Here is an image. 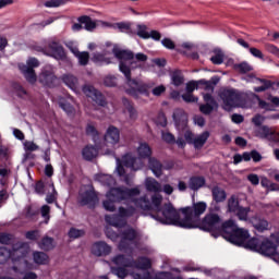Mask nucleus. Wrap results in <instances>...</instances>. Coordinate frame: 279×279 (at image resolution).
Here are the masks:
<instances>
[{"mask_svg": "<svg viewBox=\"0 0 279 279\" xmlns=\"http://www.w3.org/2000/svg\"><path fill=\"white\" fill-rule=\"evenodd\" d=\"M228 221L223 222L219 214L209 211L203 218L199 228L201 230H205V232H222L223 239L228 241V236L233 233V231L226 228Z\"/></svg>", "mask_w": 279, "mask_h": 279, "instance_id": "7", "label": "nucleus"}, {"mask_svg": "<svg viewBox=\"0 0 279 279\" xmlns=\"http://www.w3.org/2000/svg\"><path fill=\"white\" fill-rule=\"evenodd\" d=\"M206 184V180L202 177H193L190 179L189 186L192 189V191H198V189H202Z\"/></svg>", "mask_w": 279, "mask_h": 279, "instance_id": "36", "label": "nucleus"}, {"mask_svg": "<svg viewBox=\"0 0 279 279\" xmlns=\"http://www.w3.org/2000/svg\"><path fill=\"white\" fill-rule=\"evenodd\" d=\"M68 234L70 239H80V236H84L85 232L84 230L71 228Z\"/></svg>", "mask_w": 279, "mask_h": 279, "instance_id": "53", "label": "nucleus"}, {"mask_svg": "<svg viewBox=\"0 0 279 279\" xmlns=\"http://www.w3.org/2000/svg\"><path fill=\"white\" fill-rule=\"evenodd\" d=\"M255 136L262 141H268V143H274L275 145L279 144L278 131L276 128L262 125L257 126L255 130Z\"/></svg>", "mask_w": 279, "mask_h": 279, "instance_id": "16", "label": "nucleus"}, {"mask_svg": "<svg viewBox=\"0 0 279 279\" xmlns=\"http://www.w3.org/2000/svg\"><path fill=\"white\" fill-rule=\"evenodd\" d=\"M104 84H105V86L114 87V86H117V77H114L112 75H108L105 77Z\"/></svg>", "mask_w": 279, "mask_h": 279, "instance_id": "57", "label": "nucleus"}, {"mask_svg": "<svg viewBox=\"0 0 279 279\" xmlns=\"http://www.w3.org/2000/svg\"><path fill=\"white\" fill-rule=\"evenodd\" d=\"M195 47V45H193L190 41H184L183 44H181L178 48V51H181L184 53V51H193V48Z\"/></svg>", "mask_w": 279, "mask_h": 279, "instance_id": "56", "label": "nucleus"}, {"mask_svg": "<svg viewBox=\"0 0 279 279\" xmlns=\"http://www.w3.org/2000/svg\"><path fill=\"white\" fill-rule=\"evenodd\" d=\"M116 267H111V272L118 278H125L128 276V267H135L142 272L133 274L134 279H151V272L147 271L151 267V262L146 257H141L138 263L128 258L123 255H118L112 259Z\"/></svg>", "mask_w": 279, "mask_h": 279, "instance_id": "2", "label": "nucleus"}, {"mask_svg": "<svg viewBox=\"0 0 279 279\" xmlns=\"http://www.w3.org/2000/svg\"><path fill=\"white\" fill-rule=\"evenodd\" d=\"M122 104L124 107V112H128V114H129V119L131 121H136V119H138V111L134 108L132 102H130V100H128V98H123Z\"/></svg>", "mask_w": 279, "mask_h": 279, "instance_id": "29", "label": "nucleus"}, {"mask_svg": "<svg viewBox=\"0 0 279 279\" xmlns=\"http://www.w3.org/2000/svg\"><path fill=\"white\" fill-rule=\"evenodd\" d=\"M49 189H51V193L47 194L46 202L47 204H53L56 199H58V192L56 191V186L53 183H48Z\"/></svg>", "mask_w": 279, "mask_h": 279, "instance_id": "44", "label": "nucleus"}, {"mask_svg": "<svg viewBox=\"0 0 279 279\" xmlns=\"http://www.w3.org/2000/svg\"><path fill=\"white\" fill-rule=\"evenodd\" d=\"M78 202L81 206H94L99 202L97 193L93 185H83L78 194Z\"/></svg>", "mask_w": 279, "mask_h": 279, "instance_id": "14", "label": "nucleus"}, {"mask_svg": "<svg viewBox=\"0 0 279 279\" xmlns=\"http://www.w3.org/2000/svg\"><path fill=\"white\" fill-rule=\"evenodd\" d=\"M48 48L50 49V54L56 60H64L66 58V53L64 52V48L57 41H50L48 44Z\"/></svg>", "mask_w": 279, "mask_h": 279, "instance_id": "23", "label": "nucleus"}, {"mask_svg": "<svg viewBox=\"0 0 279 279\" xmlns=\"http://www.w3.org/2000/svg\"><path fill=\"white\" fill-rule=\"evenodd\" d=\"M41 217L45 219V223H49V219H51V216L49 214L51 213V207L49 205H44L40 209Z\"/></svg>", "mask_w": 279, "mask_h": 279, "instance_id": "51", "label": "nucleus"}, {"mask_svg": "<svg viewBox=\"0 0 279 279\" xmlns=\"http://www.w3.org/2000/svg\"><path fill=\"white\" fill-rule=\"evenodd\" d=\"M161 137L166 143H175V137L169 132H162Z\"/></svg>", "mask_w": 279, "mask_h": 279, "instance_id": "60", "label": "nucleus"}, {"mask_svg": "<svg viewBox=\"0 0 279 279\" xmlns=\"http://www.w3.org/2000/svg\"><path fill=\"white\" fill-rule=\"evenodd\" d=\"M225 228L233 232L227 236L228 241L233 243V245H240L246 247V250L260 252L264 256H276L279 247V233L271 234L270 239H266L260 243V240L256 238L250 239V232L243 228H239L234 220H229L225 223Z\"/></svg>", "mask_w": 279, "mask_h": 279, "instance_id": "1", "label": "nucleus"}, {"mask_svg": "<svg viewBox=\"0 0 279 279\" xmlns=\"http://www.w3.org/2000/svg\"><path fill=\"white\" fill-rule=\"evenodd\" d=\"M38 82L44 86H56L58 76H56V69L53 65H46L41 69V72L38 75Z\"/></svg>", "mask_w": 279, "mask_h": 279, "instance_id": "18", "label": "nucleus"}, {"mask_svg": "<svg viewBox=\"0 0 279 279\" xmlns=\"http://www.w3.org/2000/svg\"><path fill=\"white\" fill-rule=\"evenodd\" d=\"M70 50L75 56V58H77L81 66H86V64H88V60L90 59V54H88V52H80V50L75 47H70Z\"/></svg>", "mask_w": 279, "mask_h": 279, "instance_id": "32", "label": "nucleus"}, {"mask_svg": "<svg viewBox=\"0 0 279 279\" xmlns=\"http://www.w3.org/2000/svg\"><path fill=\"white\" fill-rule=\"evenodd\" d=\"M199 86V81L198 82H195V81H192V82H189L186 84V87H185V90L186 93H193V90H195V88L197 90H199L197 87Z\"/></svg>", "mask_w": 279, "mask_h": 279, "instance_id": "59", "label": "nucleus"}, {"mask_svg": "<svg viewBox=\"0 0 279 279\" xmlns=\"http://www.w3.org/2000/svg\"><path fill=\"white\" fill-rule=\"evenodd\" d=\"M97 154V148L94 146H86L82 151V156L85 160H93V158H96Z\"/></svg>", "mask_w": 279, "mask_h": 279, "instance_id": "39", "label": "nucleus"}, {"mask_svg": "<svg viewBox=\"0 0 279 279\" xmlns=\"http://www.w3.org/2000/svg\"><path fill=\"white\" fill-rule=\"evenodd\" d=\"M73 97L69 96L66 98V100L61 99L59 100V106L60 108H62V110H64V112H66V114H73V112H75V108H73Z\"/></svg>", "mask_w": 279, "mask_h": 279, "instance_id": "34", "label": "nucleus"}, {"mask_svg": "<svg viewBox=\"0 0 279 279\" xmlns=\"http://www.w3.org/2000/svg\"><path fill=\"white\" fill-rule=\"evenodd\" d=\"M148 167L156 178L162 175V163L156 157L148 158Z\"/></svg>", "mask_w": 279, "mask_h": 279, "instance_id": "28", "label": "nucleus"}, {"mask_svg": "<svg viewBox=\"0 0 279 279\" xmlns=\"http://www.w3.org/2000/svg\"><path fill=\"white\" fill-rule=\"evenodd\" d=\"M34 263L36 265H48L49 264V256L43 252H35L33 254Z\"/></svg>", "mask_w": 279, "mask_h": 279, "instance_id": "38", "label": "nucleus"}, {"mask_svg": "<svg viewBox=\"0 0 279 279\" xmlns=\"http://www.w3.org/2000/svg\"><path fill=\"white\" fill-rule=\"evenodd\" d=\"M198 90H205L206 95H213L215 93V87L213 85V82H208L206 80L198 81Z\"/></svg>", "mask_w": 279, "mask_h": 279, "instance_id": "37", "label": "nucleus"}, {"mask_svg": "<svg viewBox=\"0 0 279 279\" xmlns=\"http://www.w3.org/2000/svg\"><path fill=\"white\" fill-rule=\"evenodd\" d=\"M144 186L148 193H161L162 185L154 178H146L144 181Z\"/></svg>", "mask_w": 279, "mask_h": 279, "instance_id": "27", "label": "nucleus"}, {"mask_svg": "<svg viewBox=\"0 0 279 279\" xmlns=\"http://www.w3.org/2000/svg\"><path fill=\"white\" fill-rule=\"evenodd\" d=\"M137 151V158L134 157L132 154H126L122 157V161L119 158H116L117 167H116V172L120 178H124V182L126 184H130V179L125 177V168L128 167L132 171H140L143 167H145V162L143 159L145 158H151V147L149 144L143 142L140 143V145L136 148Z\"/></svg>", "mask_w": 279, "mask_h": 279, "instance_id": "3", "label": "nucleus"}, {"mask_svg": "<svg viewBox=\"0 0 279 279\" xmlns=\"http://www.w3.org/2000/svg\"><path fill=\"white\" fill-rule=\"evenodd\" d=\"M220 98L223 101L225 110H232V108H239L241 105V96L236 94L234 89H225L220 93Z\"/></svg>", "mask_w": 279, "mask_h": 279, "instance_id": "15", "label": "nucleus"}, {"mask_svg": "<svg viewBox=\"0 0 279 279\" xmlns=\"http://www.w3.org/2000/svg\"><path fill=\"white\" fill-rule=\"evenodd\" d=\"M27 254H29V245L23 242H16L13 244L12 250L8 247H0V265L8 263V259L11 258L14 263V271L23 272V269H32V265L27 263Z\"/></svg>", "mask_w": 279, "mask_h": 279, "instance_id": "4", "label": "nucleus"}, {"mask_svg": "<svg viewBox=\"0 0 279 279\" xmlns=\"http://www.w3.org/2000/svg\"><path fill=\"white\" fill-rule=\"evenodd\" d=\"M213 64H223V51L215 49L214 54L210 57Z\"/></svg>", "mask_w": 279, "mask_h": 279, "instance_id": "43", "label": "nucleus"}, {"mask_svg": "<svg viewBox=\"0 0 279 279\" xmlns=\"http://www.w3.org/2000/svg\"><path fill=\"white\" fill-rule=\"evenodd\" d=\"M265 49L268 53H272L276 58H279V48L274 44H265Z\"/></svg>", "mask_w": 279, "mask_h": 279, "instance_id": "54", "label": "nucleus"}, {"mask_svg": "<svg viewBox=\"0 0 279 279\" xmlns=\"http://www.w3.org/2000/svg\"><path fill=\"white\" fill-rule=\"evenodd\" d=\"M116 27L120 31V32H130V23H125V22H120L116 24Z\"/></svg>", "mask_w": 279, "mask_h": 279, "instance_id": "64", "label": "nucleus"}, {"mask_svg": "<svg viewBox=\"0 0 279 279\" xmlns=\"http://www.w3.org/2000/svg\"><path fill=\"white\" fill-rule=\"evenodd\" d=\"M69 0H48L45 2L46 8H60L64 5Z\"/></svg>", "mask_w": 279, "mask_h": 279, "instance_id": "49", "label": "nucleus"}, {"mask_svg": "<svg viewBox=\"0 0 279 279\" xmlns=\"http://www.w3.org/2000/svg\"><path fill=\"white\" fill-rule=\"evenodd\" d=\"M92 60L95 64H110V58H107L106 54L99 52L94 53Z\"/></svg>", "mask_w": 279, "mask_h": 279, "instance_id": "42", "label": "nucleus"}, {"mask_svg": "<svg viewBox=\"0 0 279 279\" xmlns=\"http://www.w3.org/2000/svg\"><path fill=\"white\" fill-rule=\"evenodd\" d=\"M83 93L86 95V97H89V99H93L97 106H106V100L104 99V95L99 93V90L95 89V87L90 85H85L83 87Z\"/></svg>", "mask_w": 279, "mask_h": 279, "instance_id": "20", "label": "nucleus"}, {"mask_svg": "<svg viewBox=\"0 0 279 279\" xmlns=\"http://www.w3.org/2000/svg\"><path fill=\"white\" fill-rule=\"evenodd\" d=\"M137 36H140V38H144V39L149 38V32H147L146 25H137Z\"/></svg>", "mask_w": 279, "mask_h": 279, "instance_id": "52", "label": "nucleus"}, {"mask_svg": "<svg viewBox=\"0 0 279 279\" xmlns=\"http://www.w3.org/2000/svg\"><path fill=\"white\" fill-rule=\"evenodd\" d=\"M39 247H40V250H45L46 252L49 251V250H53L56 247V243L53 242V238L45 236L39 242Z\"/></svg>", "mask_w": 279, "mask_h": 279, "instance_id": "40", "label": "nucleus"}, {"mask_svg": "<svg viewBox=\"0 0 279 279\" xmlns=\"http://www.w3.org/2000/svg\"><path fill=\"white\" fill-rule=\"evenodd\" d=\"M120 244L119 250L123 252V250H128V247H132V245H136V241H138V232L136 230L129 228L122 234H120Z\"/></svg>", "mask_w": 279, "mask_h": 279, "instance_id": "19", "label": "nucleus"}, {"mask_svg": "<svg viewBox=\"0 0 279 279\" xmlns=\"http://www.w3.org/2000/svg\"><path fill=\"white\" fill-rule=\"evenodd\" d=\"M250 223L254 227L255 230H258V232H265V230H268L269 222L267 220L262 219L257 216L250 218Z\"/></svg>", "mask_w": 279, "mask_h": 279, "instance_id": "30", "label": "nucleus"}, {"mask_svg": "<svg viewBox=\"0 0 279 279\" xmlns=\"http://www.w3.org/2000/svg\"><path fill=\"white\" fill-rule=\"evenodd\" d=\"M245 81L251 82L252 84H256V87H254L255 93H265V90L271 88V82L258 78L253 74L246 76Z\"/></svg>", "mask_w": 279, "mask_h": 279, "instance_id": "21", "label": "nucleus"}, {"mask_svg": "<svg viewBox=\"0 0 279 279\" xmlns=\"http://www.w3.org/2000/svg\"><path fill=\"white\" fill-rule=\"evenodd\" d=\"M110 252H112V248L106 242H96L92 246V254L95 256H108Z\"/></svg>", "mask_w": 279, "mask_h": 279, "instance_id": "25", "label": "nucleus"}, {"mask_svg": "<svg viewBox=\"0 0 279 279\" xmlns=\"http://www.w3.org/2000/svg\"><path fill=\"white\" fill-rule=\"evenodd\" d=\"M78 23H81L87 32H93L97 24L89 16H81L78 17Z\"/></svg>", "mask_w": 279, "mask_h": 279, "instance_id": "35", "label": "nucleus"}, {"mask_svg": "<svg viewBox=\"0 0 279 279\" xmlns=\"http://www.w3.org/2000/svg\"><path fill=\"white\" fill-rule=\"evenodd\" d=\"M234 69L240 73H250L254 68H252V65L247 62H242L240 64H235Z\"/></svg>", "mask_w": 279, "mask_h": 279, "instance_id": "47", "label": "nucleus"}, {"mask_svg": "<svg viewBox=\"0 0 279 279\" xmlns=\"http://www.w3.org/2000/svg\"><path fill=\"white\" fill-rule=\"evenodd\" d=\"M250 53L254 57V58H258L259 60H263L265 58V56L263 54V51H260L257 48H250Z\"/></svg>", "mask_w": 279, "mask_h": 279, "instance_id": "62", "label": "nucleus"}, {"mask_svg": "<svg viewBox=\"0 0 279 279\" xmlns=\"http://www.w3.org/2000/svg\"><path fill=\"white\" fill-rule=\"evenodd\" d=\"M211 195L216 204H221V202H226V197H227L226 191L219 186H215L211 189Z\"/></svg>", "mask_w": 279, "mask_h": 279, "instance_id": "33", "label": "nucleus"}, {"mask_svg": "<svg viewBox=\"0 0 279 279\" xmlns=\"http://www.w3.org/2000/svg\"><path fill=\"white\" fill-rule=\"evenodd\" d=\"M183 136L185 138V143H189V145H194L195 149H202V147L206 145V141L210 138V132L205 131L195 136L191 131H185Z\"/></svg>", "mask_w": 279, "mask_h": 279, "instance_id": "17", "label": "nucleus"}, {"mask_svg": "<svg viewBox=\"0 0 279 279\" xmlns=\"http://www.w3.org/2000/svg\"><path fill=\"white\" fill-rule=\"evenodd\" d=\"M120 72L126 78V84L124 85L125 93L138 99L140 95H145V97H149V85L143 84L136 80H132V74H130V69L125 63L121 62L119 65Z\"/></svg>", "mask_w": 279, "mask_h": 279, "instance_id": "8", "label": "nucleus"}, {"mask_svg": "<svg viewBox=\"0 0 279 279\" xmlns=\"http://www.w3.org/2000/svg\"><path fill=\"white\" fill-rule=\"evenodd\" d=\"M39 238L40 232L38 230L26 232V239H28L29 241H36Z\"/></svg>", "mask_w": 279, "mask_h": 279, "instance_id": "61", "label": "nucleus"}, {"mask_svg": "<svg viewBox=\"0 0 279 279\" xmlns=\"http://www.w3.org/2000/svg\"><path fill=\"white\" fill-rule=\"evenodd\" d=\"M23 145L25 151H38V149H40V147L32 141H26L23 143Z\"/></svg>", "mask_w": 279, "mask_h": 279, "instance_id": "50", "label": "nucleus"}, {"mask_svg": "<svg viewBox=\"0 0 279 279\" xmlns=\"http://www.w3.org/2000/svg\"><path fill=\"white\" fill-rule=\"evenodd\" d=\"M121 140V133L116 126H109L105 134V141L109 145H118L119 141Z\"/></svg>", "mask_w": 279, "mask_h": 279, "instance_id": "24", "label": "nucleus"}, {"mask_svg": "<svg viewBox=\"0 0 279 279\" xmlns=\"http://www.w3.org/2000/svg\"><path fill=\"white\" fill-rule=\"evenodd\" d=\"M86 134L88 136H92L93 138H95L96 136H99V133L97 132V129L95 128V124H93V123L87 124Z\"/></svg>", "mask_w": 279, "mask_h": 279, "instance_id": "55", "label": "nucleus"}, {"mask_svg": "<svg viewBox=\"0 0 279 279\" xmlns=\"http://www.w3.org/2000/svg\"><path fill=\"white\" fill-rule=\"evenodd\" d=\"M203 99L205 101V105L199 106V111L203 114H210L215 108H219V105L217 104V100L213 97L210 94H203Z\"/></svg>", "mask_w": 279, "mask_h": 279, "instance_id": "22", "label": "nucleus"}, {"mask_svg": "<svg viewBox=\"0 0 279 279\" xmlns=\"http://www.w3.org/2000/svg\"><path fill=\"white\" fill-rule=\"evenodd\" d=\"M150 217L165 226H178L179 228H184V216L183 218H180V213L178 209L173 208L171 203L163 205L156 215H150Z\"/></svg>", "mask_w": 279, "mask_h": 279, "instance_id": "6", "label": "nucleus"}, {"mask_svg": "<svg viewBox=\"0 0 279 279\" xmlns=\"http://www.w3.org/2000/svg\"><path fill=\"white\" fill-rule=\"evenodd\" d=\"M38 66H40V61H38V59L34 57L28 58L26 60V64H19L21 73L24 75L25 80L28 81L29 84H36L38 76L36 75V71H34V69H38Z\"/></svg>", "mask_w": 279, "mask_h": 279, "instance_id": "12", "label": "nucleus"}, {"mask_svg": "<svg viewBox=\"0 0 279 279\" xmlns=\"http://www.w3.org/2000/svg\"><path fill=\"white\" fill-rule=\"evenodd\" d=\"M112 53L118 58V60H120V64L123 62V64L130 69V72L132 69H136L138 66L134 60L137 62H147V54L143 52H138L134 56V52L131 50H123L119 47H113Z\"/></svg>", "mask_w": 279, "mask_h": 279, "instance_id": "10", "label": "nucleus"}, {"mask_svg": "<svg viewBox=\"0 0 279 279\" xmlns=\"http://www.w3.org/2000/svg\"><path fill=\"white\" fill-rule=\"evenodd\" d=\"M133 203L135 204L136 208H141V210H160V205L162 204V195L155 194L151 196V201L147 197V195L134 199Z\"/></svg>", "mask_w": 279, "mask_h": 279, "instance_id": "13", "label": "nucleus"}, {"mask_svg": "<svg viewBox=\"0 0 279 279\" xmlns=\"http://www.w3.org/2000/svg\"><path fill=\"white\" fill-rule=\"evenodd\" d=\"M171 84L177 87L182 86L184 84V76H182V73L173 72L171 74Z\"/></svg>", "mask_w": 279, "mask_h": 279, "instance_id": "46", "label": "nucleus"}, {"mask_svg": "<svg viewBox=\"0 0 279 279\" xmlns=\"http://www.w3.org/2000/svg\"><path fill=\"white\" fill-rule=\"evenodd\" d=\"M173 119L175 123H180V121H186V113L182 109H175L173 112Z\"/></svg>", "mask_w": 279, "mask_h": 279, "instance_id": "48", "label": "nucleus"}, {"mask_svg": "<svg viewBox=\"0 0 279 279\" xmlns=\"http://www.w3.org/2000/svg\"><path fill=\"white\" fill-rule=\"evenodd\" d=\"M208 205L206 202L194 203L191 207H184L181 209V213L184 217L185 223L184 228H197L199 226V217L206 213Z\"/></svg>", "mask_w": 279, "mask_h": 279, "instance_id": "9", "label": "nucleus"}, {"mask_svg": "<svg viewBox=\"0 0 279 279\" xmlns=\"http://www.w3.org/2000/svg\"><path fill=\"white\" fill-rule=\"evenodd\" d=\"M182 99L186 101V104H195V101H198V98L193 96L192 93H186L182 95Z\"/></svg>", "mask_w": 279, "mask_h": 279, "instance_id": "58", "label": "nucleus"}, {"mask_svg": "<svg viewBox=\"0 0 279 279\" xmlns=\"http://www.w3.org/2000/svg\"><path fill=\"white\" fill-rule=\"evenodd\" d=\"M62 82L73 90L74 93H77V88L80 86V83L77 82V77L73 76V74H65L62 76Z\"/></svg>", "mask_w": 279, "mask_h": 279, "instance_id": "31", "label": "nucleus"}, {"mask_svg": "<svg viewBox=\"0 0 279 279\" xmlns=\"http://www.w3.org/2000/svg\"><path fill=\"white\" fill-rule=\"evenodd\" d=\"M134 215H136V208L132 206L119 207L118 215H107L105 221L114 228H123L128 226V219L134 217Z\"/></svg>", "mask_w": 279, "mask_h": 279, "instance_id": "11", "label": "nucleus"}, {"mask_svg": "<svg viewBox=\"0 0 279 279\" xmlns=\"http://www.w3.org/2000/svg\"><path fill=\"white\" fill-rule=\"evenodd\" d=\"M240 221H250L247 215H250V207H241L235 213Z\"/></svg>", "mask_w": 279, "mask_h": 279, "instance_id": "45", "label": "nucleus"}, {"mask_svg": "<svg viewBox=\"0 0 279 279\" xmlns=\"http://www.w3.org/2000/svg\"><path fill=\"white\" fill-rule=\"evenodd\" d=\"M240 208L241 206L239 205V199L234 196H231L228 199V213L236 214Z\"/></svg>", "mask_w": 279, "mask_h": 279, "instance_id": "41", "label": "nucleus"}, {"mask_svg": "<svg viewBox=\"0 0 279 279\" xmlns=\"http://www.w3.org/2000/svg\"><path fill=\"white\" fill-rule=\"evenodd\" d=\"M138 195H141L140 186H135L132 189L113 187L107 192V199L102 202V206L105 210H108V213H114L117 210V206L114 204L125 202V199H132L133 197H136Z\"/></svg>", "mask_w": 279, "mask_h": 279, "instance_id": "5", "label": "nucleus"}, {"mask_svg": "<svg viewBox=\"0 0 279 279\" xmlns=\"http://www.w3.org/2000/svg\"><path fill=\"white\" fill-rule=\"evenodd\" d=\"M161 45L166 47V49H175V44L170 38H163Z\"/></svg>", "mask_w": 279, "mask_h": 279, "instance_id": "63", "label": "nucleus"}, {"mask_svg": "<svg viewBox=\"0 0 279 279\" xmlns=\"http://www.w3.org/2000/svg\"><path fill=\"white\" fill-rule=\"evenodd\" d=\"M94 180L95 182H99V184H102V186H108V189H114L112 186L117 184V181L110 174L98 173L95 174Z\"/></svg>", "mask_w": 279, "mask_h": 279, "instance_id": "26", "label": "nucleus"}]
</instances>
